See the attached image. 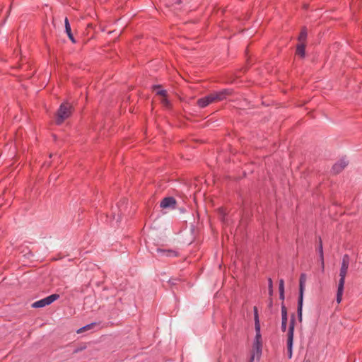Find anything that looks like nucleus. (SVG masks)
Wrapping results in <instances>:
<instances>
[{"mask_svg":"<svg viewBox=\"0 0 362 362\" xmlns=\"http://www.w3.org/2000/svg\"><path fill=\"white\" fill-rule=\"evenodd\" d=\"M349 266V257L348 255H344L342 258L341 265L339 272V281L337 286V302L339 303L342 299L344 292V287L345 283V278Z\"/></svg>","mask_w":362,"mask_h":362,"instance_id":"obj_1","label":"nucleus"},{"mask_svg":"<svg viewBox=\"0 0 362 362\" xmlns=\"http://www.w3.org/2000/svg\"><path fill=\"white\" fill-rule=\"evenodd\" d=\"M74 107L68 102L62 103L56 113V124H62L72 114Z\"/></svg>","mask_w":362,"mask_h":362,"instance_id":"obj_2","label":"nucleus"},{"mask_svg":"<svg viewBox=\"0 0 362 362\" xmlns=\"http://www.w3.org/2000/svg\"><path fill=\"white\" fill-rule=\"evenodd\" d=\"M306 282V275L303 273L299 279V296L298 299L297 314L298 318L300 322L302 321V312H303V293Z\"/></svg>","mask_w":362,"mask_h":362,"instance_id":"obj_3","label":"nucleus"},{"mask_svg":"<svg viewBox=\"0 0 362 362\" xmlns=\"http://www.w3.org/2000/svg\"><path fill=\"white\" fill-rule=\"evenodd\" d=\"M296 320L294 315H292L288 325V333H287V354L288 358L290 359L292 358V349L293 342L294 336Z\"/></svg>","mask_w":362,"mask_h":362,"instance_id":"obj_4","label":"nucleus"},{"mask_svg":"<svg viewBox=\"0 0 362 362\" xmlns=\"http://www.w3.org/2000/svg\"><path fill=\"white\" fill-rule=\"evenodd\" d=\"M59 298V294H52L43 299L35 301L33 303L32 307L35 308H43L46 305H49L52 303L54 300Z\"/></svg>","mask_w":362,"mask_h":362,"instance_id":"obj_5","label":"nucleus"},{"mask_svg":"<svg viewBox=\"0 0 362 362\" xmlns=\"http://www.w3.org/2000/svg\"><path fill=\"white\" fill-rule=\"evenodd\" d=\"M254 320H255V329L256 332L255 341H262V335L260 332V324L259 320L258 310L257 307H254Z\"/></svg>","mask_w":362,"mask_h":362,"instance_id":"obj_6","label":"nucleus"},{"mask_svg":"<svg viewBox=\"0 0 362 362\" xmlns=\"http://www.w3.org/2000/svg\"><path fill=\"white\" fill-rule=\"evenodd\" d=\"M233 93L232 89H223L219 91H215L211 93L213 98H214V102L222 101L229 95H231Z\"/></svg>","mask_w":362,"mask_h":362,"instance_id":"obj_7","label":"nucleus"},{"mask_svg":"<svg viewBox=\"0 0 362 362\" xmlns=\"http://www.w3.org/2000/svg\"><path fill=\"white\" fill-rule=\"evenodd\" d=\"M176 200L173 197H167L163 199L160 203V207L163 209H175L176 207Z\"/></svg>","mask_w":362,"mask_h":362,"instance_id":"obj_8","label":"nucleus"},{"mask_svg":"<svg viewBox=\"0 0 362 362\" xmlns=\"http://www.w3.org/2000/svg\"><path fill=\"white\" fill-rule=\"evenodd\" d=\"M262 341L254 342L253 351L250 356L249 362H254L255 356H257L258 358H260V356L262 354Z\"/></svg>","mask_w":362,"mask_h":362,"instance_id":"obj_9","label":"nucleus"},{"mask_svg":"<svg viewBox=\"0 0 362 362\" xmlns=\"http://www.w3.org/2000/svg\"><path fill=\"white\" fill-rule=\"evenodd\" d=\"M215 103L214 98H213L211 93L203 98H199L197 100V105L199 107L204 108L208 106L209 104Z\"/></svg>","mask_w":362,"mask_h":362,"instance_id":"obj_10","label":"nucleus"},{"mask_svg":"<svg viewBox=\"0 0 362 362\" xmlns=\"http://www.w3.org/2000/svg\"><path fill=\"white\" fill-rule=\"evenodd\" d=\"M348 165V161L346 160L345 158H342L339 160L338 162H337L333 166H332V171L334 174H338L341 173L345 167Z\"/></svg>","mask_w":362,"mask_h":362,"instance_id":"obj_11","label":"nucleus"},{"mask_svg":"<svg viewBox=\"0 0 362 362\" xmlns=\"http://www.w3.org/2000/svg\"><path fill=\"white\" fill-rule=\"evenodd\" d=\"M157 252L160 254L162 256H166V257H177V256H178V252L173 250H164V249L157 248Z\"/></svg>","mask_w":362,"mask_h":362,"instance_id":"obj_12","label":"nucleus"},{"mask_svg":"<svg viewBox=\"0 0 362 362\" xmlns=\"http://www.w3.org/2000/svg\"><path fill=\"white\" fill-rule=\"evenodd\" d=\"M64 25H65V32L67 34L69 40L73 42V43H76V41L71 33V26H70V24H69V21L68 20L67 18H65L64 20Z\"/></svg>","mask_w":362,"mask_h":362,"instance_id":"obj_13","label":"nucleus"},{"mask_svg":"<svg viewBox=\"0 0 362 362\" xmlns=\"http://www.w3.org/2000/svg\"><path fill=\"white\" fill-rule=\"evenodd\" d=\"M296 54L300 57L303 58L305 55V44L299 43L296 46Z\"/></svg>","mask_w":362,"mask_h":362,"instance_id":"obj_14","label":"nucleus"},{"mask_svg":"<svg viewBox=\"0 0 362 362\" xmlns=\"http://www.w3.org/2000/svg\"><path fill=\"white\" fill-rule=\"evenodd\" d=\"M281 322L287 323V321H288L287 309H286V307L285 304L284 303V302H282V303H281Z\"/></svg>","mask_w":362,"mask_h":362,"instance_id":"obj_15","label":"nucleus"},{"mask_svg":"<svg viewBox=\"0 0 362 362\" xmlns=\"http://www.w3.org/2000/svg\"><path fill=\"white\" fill-rule=\"evenodd\" d=\"M307 29L306 28H303L300 33V35L298 36V41L300 42V43H305V41H306V39H307Z\"/></svg>","mask_w":362,"mask_h":362,"instance_id":"obj_16","label":"nucleus"},{"mask_svg":"<svg viewBox=\"0 0 362 362\" xmlns=\"http://www.w3.org/2000/svg\"><path fill=\"white\" fill-rule=\"evenodd\" d=\"M98 325V324L96 322H93V323L86 325L83 326V327L80 328L79 329H78L77 333H81L83 332L90 330V329L94 328L95 327H96Z\"/></svg>","mask_w":362,"mask_h":362,"instance_id":"obj_17","label":"nucleus"},{"mask_svg":"<svg viewBox=\"0 0 362 362\" xmlns=\"http://www.w3.org/2000/svg\"><path fill=\"white\" fill-rule=\"evenodd\" d=\"M153 90H158V91L156 92L157 95H161V96H163V97H166L167 91L165 90H164V89H162L160 85H154L153 86Z\"/></svg>","mask_w":362,"mask_h":362,"instance_id":"obj_18","label":"nucleus"},{"mask_svg":"<svg viewBox=\"0 0 362 362\" xmlns=\"http://www.w3.org/2000/svg\"><path fill=\"white\" fill-rule=\"evenodd\" d=\"M318 252L320 255V257L322 261V264L324 266V256H323V247H322V242L321 238H319V247H318Z\"/></svg>","mask_w":362,"mask_h":362,"instance_id":"obj_19","label":"nucleus"},{"mask_svg":"<svg viewBox=\"0 0 362 362\" xmlns=\"http://www.w3.org/2000/svg\"><path fill=\"white\" fill-rule=\"evenodd\" d=\"M268 291L269 296L273 295V281L271 278L268 279Z\"/></svg>","mask_w":362,"mask_h":362,"instance_id":"obj_20","label":"nucleus"},{"mask_svg":"<svg viewBox=\"0 0 362 362\" xmlns=\"http://www.w3.org/2000/svg\"><path fill=\"white\" fill-rule=\"evenodd\" d=\"M279 293H284V281L282 279L279 280Z\"/></svg>","mask_w":362,"mask_h":362,"instance_id":"obj_21","label":"nucleus"},{"mask_svg":"<svg viewBox=\"0 0 362 362\" xmlns=\"http://www.w3.org/2000/svg\"><path fill=\"white\" fill-rule=\"evenodd\" d=\"M287 327V323L281 322V329L283 332H286Z\"/></svg>","mask_w":362,"mask_h":362,"instance_id":"obj_22","label":"nucleus"},{"mask_svg":"<svg viewBox=\"0 0 362 362\" xmlns=\"http://www.w3.org/2000/svg\"><path fill=\"white\" fill-rule=\"evenodd\" d=\"M162 103L165 106L170 105V101L165 98L163 99Z\"/></svg>","mask_w":362,"mask_h":362,"instance_id":"obj_23","label":"nucleus"},{"mask_svg":"<svg viewBox=\"0 0 362 362\" xmlns=\"http://www.w3.org/2000/svg\"><path fill=\"white\" fill-rule=\"evenodd\" d=\"M279 298L284 301V298H285V295H284V293H279Z\"/></svg>","mask_w":362,"mask_h":362,"instance_id":"obj_24","label":"nucleus"},{"mask_svg":"<svg viewBox=\"0 0 362 362\" xmlns=\"http://www.w3.org/2000/svg\"><path fill=\"white\" fill-rule=\"evenodd\" d=\"M176 3L177 4H180L181 3V0H176Z\"/></svg>","mask_w":362,"mask_h":362,"instance_id":"obj_25","label":"nucleus"},{"mask_svg":"<svg viewBox=\"0 0 362 362\" xmlns=\"http://www.w3.org/2000/svg\"><path fill=\"white\" fill-rule=\"evenodd\" d=\"M80 350H82V349H80ZM78 351H79V349H78L75 350V351H74V352H75V353H76V352H78Z\"/></svg>","mask_w":362,"mask_h":362,"instance_id":"obj_26","label":"nucleus"},{"mask_svg":"<svg viewBox=\"0 0 362 362\" xmlns=\"http://www.w3.org/2000/svg\"><path fill=\"white\" fill-rule=\"evenodd\" d=\"M305 362H310V361H306Z\"/></svg>","mask_w":362,"mask_h":362,"instance_id":"obj_27","label":"nucleus"}]
</instances>
